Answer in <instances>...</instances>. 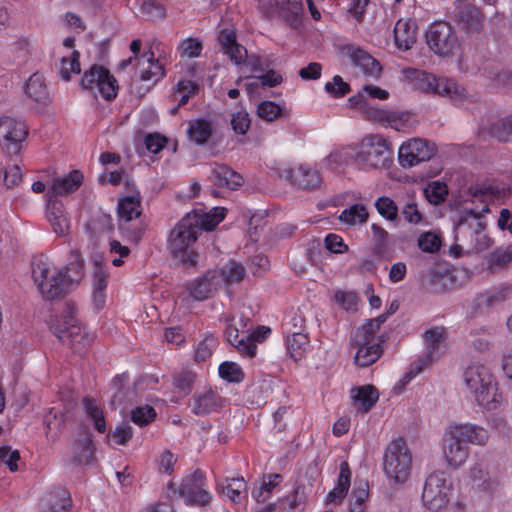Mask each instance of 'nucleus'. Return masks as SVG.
<instances>
[{"instance_id":"f257e3e1","label":"nucleus","mask_w":512,"mask_h":512,"mask_svg":"<svg viewBox=\"0 0 512 512\" xmlns=\"http://www.w3.org/2000/svg\"><path fill=\"white\" fill-rule=\"evenodd\" d=\"M226 215V209L214 207L210 213H187L170 231L168 249L175 259L188 266L197 264L199 254L193 248L203 230H213Z\"/></svg>"},{"instance_id":"f03ea898","label":"nucleus","mask_w":512,"mask_h":512,"mask_svg":"<svg viewBox=\"0 0 512 512\" xmlns=\"http://www.w3.org/2000/svg\"><path fill=\"white\" fill-rule=\"evenodd\" d=\"M32 275L45 300L61 298L83 278L84 259L77 249H72L64 268L52 272L44 264L38 263L33 266Z\"/></svg>"},{"instance_id":"7ed1b4c3","label":"nucleus","mask_w":512,"mask_h":512,"mask_svg":"<svg viewBox=\"0 0 512 512\" xmlns=\"http://www.w3.org/2000/svg\"><path fill=\"white\" fill-rule=\"evenodd\" d=\"M483 427L466 423L455 425L443 438V454L449 466L456 468L468 457V443L483 445L488 440Z\"/></svg>"},{"instance_id":"20e7f679","label":"nucleus","mask_w":512,"mask_h":512,"mask_svg":"<svg viewBox=\"0 0 512 512\" xmlns=\"http://www.w3.org/2000/svg\"><path fill=\"white\" fill-rule=\"evenodd\" d=\"M392 152L388 141L380 135H368L364 137L359 145V150L351 153V149H343L342 151L331 153L329 160L339 164L347 162L348 158H353L369 168H386L389 167L392 158Z\"/></svg>"},{"instance_id":"39448f33","label":"nucleus","mask_w":512,"mask_h":512,"mask_svg":"<svg viewBox=\"0 0 512 512\" xmlns=\"http://www.w3.org/2000/svg\"><path fill=\"white\" fill-rule=\"evenodd\" d=\"M467 389L473 394L478 405L495 410L502 402V394L490 370L483 365H471L463 374Z\"/></svg>"},{"instance_id":"423d86ee","label":"nucleus","mask_w":512,"mask_h":512,"mask_svg":"<svg viewBox=\"0 0 512 512\" xmlns=\"http://www.w3.org/2000/svg\"><path fill=\"white\" fill-rule=\"evenodd\" d=\"M404 74L415 90L432 92L454 101H461L468 97L466 89L451 79L437 78L433 74L415 68L405 69Z\"/></svg>"},{"instance_id":"0eeeda50","label":"nucleus","mask_w":512,"mask_h":512,"mask_svg":"<svg viewBox=\"0 0 512 512\" xmlns=\"http://www.w3.org/2000/svg\"><path fill=\"white\" fill-rule=\"evenodd\" d=\"M74 306L66 303L61 317L54 315L48 322L50 330L63 344H67L76 353H81L91 342V339L82 333L78 320L74 316Z\"/></svg>"},{"instance_id":"6e6552de","label":"nucleus","mask_w":512,"mask_h":512,"mask_svg":"<svg viewBox=\"0 0 512 512\" xmlns=\"http://www.w3.org/2000/svg\"><path fill=\"white\" fill-rule=\"evenodd\" d=\"M412 455L404 439L390 442L383 456V469L386 476L395 483H404L410 474Z\"/></svg>"},{"instance_id":"1a4fd4ad","label":"nucleus","mask_w":512,"mask_h":512,"mask_svg":"<svg viewBox=\"0 0 512 512\" xmlns=\"http://www.w3.org/2000/svg\"><path fill=\"white\" fill-rule=\"evenodd\" d=\"M479 229H486V223L480 213L470 210L459 217L454 227L455 245L452 248L457 256L461 252H475V244L473 243Z\"/></svg>"},{"instance_id":"9d476101","label":"nucleus","mask_w":512,"mask_h":512,"mask_svg":"<svg viewBox=\"0 0 512 512\" xmlns=\"http://www.w3.org/2000/svg\"><path fill=\"white\" fill-rule=\"evenodd\" d=\"M426 344V353L412 364L409 372L400 380L402 386L409 383L416 375L422 372L424 366L438 359L445 349L446 335L443 327H433L423 333Z\"/></svg>"},{"instance_id":"9b49d317","label":"nucleus","mask_w":512,"mask_h":512,"mask_svg":"<svg viewBox=\"0 0 512 512\" xmlns=\"http://www.w3.org/2000/svg\"><path fill=\"white\" fill-rule=\"evenodd\" d=\"M450 487L446 484L444 472L431 473L425 482L422 501L431 511H439L449 502Z\"/></svg>"},{"instance_id":"f8f14e48","label":"nucleus","mask_w":512,"mask_h":512,"mask_svg":"<svg viewBox=\"0 0 512 512\" xmlns=\"http://www.w3.org/2000/svg\"><path fill=\"white\" fill-rule=\"evenodd\" d=\"M28 134L24 122L3 116L0 118V145L8 155H16L21 150V143Z\"/></svg>"},{"instance_id":"ddd939ff","label":"nucleus","mask_w":512,"mask_h":512,"mask_svg":"<svg viewBox=\"0 0 512 512\" xmlns=\"http://www.w3.org/2000/svg\"><path fill=\"white\" fill-rule=\"evenodd\" d=\"M427 44L438 55L448 56L458 46L452 27L446 22L433 23L426 34Z\"/></svg>"},{"instance_id":"4468645a","label":"nucleus","mask_w":512,"mask_h":512,"mask_svg":"<svg viewBox=\"0 0 512 512\" xmlns=\"http://www.w3.org/2000/svg\"><path fill=\"white\" fill-rule=\"evenodd\" d=\"M436 148L427 140L415 138L403 143L399 148L398 160L402 167H412L428 161L435 154Z\"/></svg>"},{"instance_id":"2eb2a0df","label":"nucleus","mask_w":512,"mask_h":512,"mask_svg":"<svg viewBox=\"0 0 512 512\" xmlns=\"http://www.w3.org/2000/svg\"><path fill=\"white\" fill-rule=\"evenodd\" d=\"M451 14L454 22L468 34H478L483 28L480 9L470 0H455Z\"/></svg>"},{"instance_id":"dca6fc26","label":"nucleus","mask_w":512,"mask_h":512,"mask_svg":"<svg viewBox=\"0 0 512 512\" xmlns=\"http://www.w3.org/2000/svg\"><path fill=\"white\" fill-rule=\"evenodd\" d=\"M204 486V473L197 469L183 479L178 493L188 504L205 506L211 502L212 496Z\"/></svg>"},{"instance_id":"f3484780","label":"nucleus","mask_w":512,"mask_h":512,"mask_svg":"<svg viewBox=\"0 0 512 512\" xmlns=\"http://www.w3.org/2000/svg\"><path fill=\"white\" fill-rule=\"evenodd\" d=\"M285 178L300 190L312 191L322 184V177L317 170L299 166L285 171Z\"/></svg>"},{"instance_id":"a211bd4d","label":"nucleus","mask_w":512,"mask_h":512,"mask_svg":"<svg viewBox=\"0 0 512 512\" xmlns=\"http://www.w3.org/2000/svg\"><path fill=\"white\" fill-rule=\"evenodd\" d=\"M223 405V398L212 390L196 392L188 402V407L198 416L216 412L222 408Z\"/></svg>"},{"instance_id":"6ab92c4d","label":"nucleus","mask_w":512,"mask_h":512,"mask_svg":"<svg viewBox=\"0 0 512 512\" xmlns=\"http://www.w3.org/2000/svg\"><path fill=\"white\" fill-rule=\"evenodd\" d=\"M220 281L215 272L209 270L202 277L192 281L188 285V290L195 300L203 301L212 297L221 288Z\"/></svg>"},{"instance_id":"aec40b11","label":"nucleus","mask_w":512,"mask_h":512,"mask_svg":"<svg viewBox=\"0 0 512 512\" xmlns=\"http://www.w3.org/2000/svg\"><path fill=\"white\" fill-rule=\"evenodd\" d=\"M365 119L381 124H388L396 130H401L409 119L408 113L384 110L372 107L370 104L363 112Z\"/></svg>"},{"instance_id":"412c9836","label":"nucleus","mask_w":512,"mask_h":512,"mask_svg":"<svg viewBox=\"0 0 512 512\" xmlns=\"http://www.w3.org/2000/svg\"><path fill=\"white\" fill-rule=\"evenodd\" d=\"M84 180L80 170H72L68 175L55 178L47 191L50 197L58 198L74 193L79 189Z\"/></svg>"},{"instance_id":"4be33fe9","label":"nucleus","mask_w":512,"mask_h":512,"mask_svg":"<svg viewBox=\"0 0 512 512\" xmlns=\"http://www.w3.org/2000/svg\"><path fill=\"white\" fill-rule=\"evenodd\" d=\"M109 274L104 265L100 261L94 262V270L92 275L93 286V302L97 309H102L106 302V287Z\"/></svg>"},{"instance_id":"5701e85b","label":"nucleus","mask_w":512,"mask_h":512,"mask_svg":"<svg viewBox=\"0 0 512 512\" xmlns=\"http://www.w3.org/2000/svg\"><path fill=\"white\" fill-rule=\"evenodd\" d=\"M94 452L92 435L84 431L73 443L72 461L77 464H90L94 459Z\"/></svg>"},{"instance_id":"b1692460","label":"nucleus","mask_w":512,"mask_h":512,"mask_svg":"<svg viewBox=\"0 0 512 512\" xmlns=\"http://www.w3.org/2000/svg\"><path fill=\"white\" fill-rule=\"evenodd\" d=\"M279 16L293 29L301 24L303 4L301 0H275Z\"/></svg>"},{"instance_id":"393cba45","label":"nucleus","mask_w":512,"mask_h":512,"mask_svg":"<svg viewBox=\"0 0 512 512\" xmlns=\"http://www.w3.org/2000/svg\"><path fill=\"white\" fill-rule=\"evenodd\" d=\"M386 339V335L382 334L378 337V341L376 343L370 345H353L357 348V352L354 357L355 363L361 367H367L373 364L382 355L383 349L381 345L386 341Z\"/></svg>"},{"instance_id":"a878e982","label":"nucleus","mask_w":512,"mask_h":512,"mask_svg":"<svg viewBox=\"0 0 512 512\" xmlns=\"http://www.w3.org/2000/svg\"><path fill=\"white\" fill-rule=\"evenodd\" d=\"M351 392L353 405L362 413L369 412L379 399V392L373 385H364Z\"/></svg>"},{"instance_id":"bb28decb","label":"nucleus","mask_w":512,"mask_h":512,"mask_svg":"<svg viewBox=\"0 0 512 512\" xmlns=\"http://www.w3.org/2000/svg\"><path fill=\"white\" fill-rule=\"evenodd\" d=\"M210 178L214 185L227 187L231 190L237 189L244 182L243 177L239 173L226 165H218L214 168Z\"/></svg>"},{"instance_id":"cd10ccee","label":"nucleus","mask_w":512,"mask_h":512,"mask_svg":"<svg viewBox=\"0 0 512 512\" xmlns=\"http://www.w3.org/2000/svg\"><path fill=\"white\" fill-rule=\"evenodd\" d=\"M351 471L349 464L346 461L341 462L340 472L337 479L336 487L329 492L326 498V503H341L346 497L350 487Z\"/></svg>"},{"instance_id":"c85d7f7f","label":"nucleus","mask_w":512,"mask_h":512,"mask_svg":"<svg viewBox=\"0 0 512 512\" xmlns=\"http://www.w3.org/2000/svg\"><path fill=\"white\" fill-rule=\"evenodd\" d=\"M394 38L398 48L410 49L416 41L415 24L409 20H398L394 28Z\"/></svg>"},{"instance_id":"c756f323","label":"nucleus","mask_w":512,"mask_h":512,"mask_svg":"<svg viewBox=\"0 0 512 512\" xmlns=\"http://www.w3.org/2000/svg\"><path fill=\"white\" fill-rule=\"evenodd\" d=\"M215 276L220 278V286L223 284L232 285L241 282L246 276L245 267L234 260L229 261L223 265L220 269L213 270Z\"/></svg>"},{"instance_id":"7c9ffc66","label":"nucleus","mask_w":512,"mask_h":512,"mask_svg":"<svg viewBox=\"0 0 512 512\" xmlns=\"http://www.w3.org/2000/svg\"><path fill=\"white\" fill-rule=\"evenodd\" d=\"M350 58L353 64L360 67L364 74L371 77H378L380 75L382 70L380 63L366 51L360 48L354 49L350 54Z\"/></svg>"},{"instance_id":"2f4dec72","label":"nucleus","mask_w":512,"mask_h":512,"mask_svg":"<svg viewBox=\"0 0 512 512\" xmlns=\"http://www.w3.org/2000/svg\"><path fill=\"white\" fill-rule=\"evenodd\" d=\"M118 218L120 220H134L142 213L141 198L139 195H131L120 198L117 206Z\"/></svg>"},{"instance_id":"473e14b6","label":"nucleus","mask_w":512,"mask_h":512,"mask_svg":"<svg viewBox=\"0 0 512 512\" xmlns=\"http://www.w3.org/2000/svg\"><path fill=\"white\" fill-rule=\"evenodd\" d=\"M213 133L212 124L206 119H195L189 122L187 134L189 140L197 145L205 144Z\"/></svg>"},{"instance_id":"72a5a7b5","label":"nucleus","mask_w":512,"mask_h":512,"mask_svg":"<svg viewBox=\"0 0 512 512\" xmlns=\"http://www.w3.org/2000/svg\"><path fill=\"white\" fill-rule=\"evenodd\" d=\"M26 94L35 102L46 104L49 100V93L44 78L38 73H34L25 86Z\"/></svg>"},{"instance_id":"f704fd0d","label":"nucleus","mask_w":512,"mask_h":512,"mask_svg":"<svg viewBox=\"0 0 512 512\" xmlns=\"http://www.w3.org/2000/svg\"><path fill=\"white\" fill-rule=\"evenodd\" d=\"M228 342L235 346L239 352L253 357L256 353V345L249 341L248 335L246 337H239L238 329L229 325L225 332Z\"/></svg>"},{"instance_id":"c9c22d12","label":"nucleus","mask_w":512,"mask_h":512,"mask_svg":"<svg viewBox=\"0 0 512 512\" xmlns=\"http://www.w3.org/2000/svg\"><path fill=\"white\" fill-rule=\"evenodd\" d=\"M308 345L309 340L305 333L294 332L287 338V351L295 362L302 359Z\"/></svg>"},{"instance_id":"e433bc0d","label":"nucleus","mask_w":512,"mask_h":512,"mask_svg":"<svg viewBox=\"0 0 512 512\" xmlns=\"http://www.w3.org/2000/svg\"><path fill=\"white\" fill-rule=\"evenodd\" d=\"M70 492L66 489H57L50 495L47 503L48 512H67L71 507Z\"/></svg>"},{"instance_id":"4c0bfd02","label":"nucleus","mask_w":512,"mask_h":512,"mask_svg":"<svg viewBox=\"0 0 512 512\" xmlns=\"http://www.w3.org/2000/svg\"><path fill=\"white\" fill-rule=\"evenodd\" d=\"M487 133L500 142L512 141V116L492 123Z\"/></svg>"},{"instance_id":"58836bf2","label":"nucleus","mask_w":512,"mask_h":512,"mask_svg":"<svg viewBox=\"0 0 512 512\" xmlns=\"http://www.w3.org/2000/svg\"><path fill=\"white\" fill-rule=\"evenodd\" d=\"M368 216L369 214L365 206L355 204L343 210L339 216V220L350 225L363 224L367 221Z\"/></svg>"},{"instance_id":"ea45409f","label":"nucleus","mask_w":512,"mask_h":512,"mask_svg":"<svg viewBox=\"0 0 512 512\" xmlns=\"http://www.w3.org/2000/svg\"><path fill=\"white\" fill-rule=\"evenodd\" d=\"M98 91L106 100H112L117 96L118 84L115 77L110 73L108 69H104V73L102 74L99 82H98Z\"/></svg>"},{"instance_id":"a19ab883","label":"nucleus","mask_w":512,"mask_h":512,"mask_svg":"<svg viewBox=\"0 0 512 512\" xmlns=\"http://www.w3.org/2000/svg\"><path fill=\"white\" fill-rule=\"evenodd\" d=\"M132 221L133 220H120L118 227L122 234L130 241L138 243L146 230V225L141 221L137 223H133Z\"/></svg>"},{"instance_id":"79ce46f5","label":"nucleus","mask_w":512,"mask_h":512,"mask_svg":"<svg viewBox=\"0 0 512 512\" xmlns=\"http://www.w3.org/2000/svg\"><path fill=\"white\" fill-rule=\"evenodd\" d=\"M79 58L80 53L74 50L70 58L63 57L60 60L59 75L63 80L69 81L71 73L79 74L81 72Z\"/></svg>"},{"instance_id":"37998d69","label":"nucleus","mask_w":512,"mask_h":512,"mask_svg":"<svg viewBox=\"0 0 512 512\" xmlns=\"http://www.w3.org/2000/svg\"><path fill=\"white\" fill-rule=\"evenodd\" d=\"M426 199L434 205L443 203L448 195V188L444 182L433 181L424 189Z\"/></svg>"},{"instance_id":"c03bdc74","label":"nucleus","mask_w":512,"mask_h":512,"mask_svg":"<svg viewBox=\"0 0 512 512\" xmlns=\"http://www.w3.org/2000/svg\"><path fill=\"white\" fill-rule=\"evenodd\" d=\"M247 485L243 479L232 478L226 486L221 487V492L225 494L231 502L240 503L242 499V493L246 491Z\"/></svg>"},{"instance_id":"a18cd8bd","label":"nucleus","mask_w":512,"mask_h":512,"mask_svg":"<svg viewBox=\"0 0 512 512\" xmlns=\"http://www.w3.org/2000/svg\"><path fill=\"white\" fill-rule=\"evenodd\" d=\"M84 406L87 415L94 421V427L99 433L106 431V421L103 415V411L92 399L86 398L84 400Z\"/></svg>"},{"instance_id":"49530a36","label":"nucleus","mask_w":512,"mask_h":512,"mask_svg":"<svg viewBox=\"0 0 512 512\" xmlns=\"http://www.w3.org/2000/svg\"><path fill=\"white\" fill-rule=\"evenodd\" d=\"M377 212L388 221H395L398 218V207L396 203L387 196H381L375 201Z\"/></svg>"},{"instance_id":"de8ad7c7","label":"nucleus","mask_w":512,"mask_h":512,"mask_svg":"<svg viewBox=\"0 0 512 512\" xmlns=\"http://www.w3.org/2000/svg\"><path fill=\"white\" fill-rule=\"evenodd\" d=\"M219 375L228 382L239 383L244 379V372L234 362H223L219 366Z\"/></svg>"},{"instance_id":"09e8293b","label":"nucleus","mask_w":512,"mask_h":512,"mask_svg":"<svg viewBox=\"0 0 512 512\" xmlns=\"http://www.w3.org/2000/svg\"><path fill=\"white\" fill-rule=\"evenodd\" d=\"M140 11L149 21L162 20L166 16L165 8L155 0H145L141 5Z\"/></svg>"},{"instance_id":"8fccbe9b","label":"nucleus","mask_w":512,"mask_h":512,"mask_svg":"<svg viewBox=\"0 0 512 512\" xmlns=\"http://www.w3.org/2000/svg\"><path fill=\"white\" fill-rule=\"evenodd\" d=\"M155 417V409L149 405L139 406L131 411V421L140 427L148 425Z\"/></svg>"},{"instance_id":"3c124183","label":"nucleus","mask_w":512,"mask_h":512,"mask_svg":"<svg viewBox=\"0 0 512 512\" xmlns=\"http://www.w3.org/2000/svg\"><path fill=\"white\" fill-rule=\"evenodd\" d=\"M325 91L335 98H341L347 95L350 91V85L344 82L342 77L335 75L331 82L325 84Z\"/></svg>"},{"instance_id":"603ef678","label":"nucleus","mask_w":512,"mask_h":512,"mask_svg":"<svg viewBox=\"0 0 512 512\" xmlns=\"http://www.w3.org/2000/svg\"><path fill=\"white\" fill-rule=\"evenodd\" d=\"M375 331L369 324L366 322L363 326L359 327L355 330L352 338L351 345H370L373 344L375 337Z\"/></svg>"},{"instance_id":"864d4df0","label":"nucleus","mask_w":512,"mask_h":512,"mask_svg":"<svg viewBox=\"0 0 512 512\" xmlns=\"http://www.w3.org/2000/svg\"><path fill=\"white\" fill-rule=\"evenodd\" d=\"M418 246L423 252L435 253L440 249L441 239L433 232H425L419 236Z\"/></svg>"},{"instance_id":"5fc2aeb1","label":"nucleus","mask_w":512,"mask_h":512,"mask_svg":"<svg viewBox=\"0 0 512 512\" xmlns=\"http://www.w3.org/2000/svg\"><path fill=\"white\" fill-rule=\"evenodd\" d=\"M512 260V244L500 247L490 253L488 261L491 267H503Z\"/></svg>"},{"instance_id":"6e6d98bb","label":"nucleus","mask_w":512,"mask_h":512,"mask_svg":"<svg viewBox=\"0 0 512 512\" xmlns=\"http://www.w3.org/2000/svg\"><path fill=\"white\" fill-rule=\"evenodd\" d=\"M196 375L189 370H183L179 374L174 377V386L182 392L183 395H187L191 392L193 383L195 381Z\"/></svg>"},{"instance_id":"4d7b16f0","label":"nucleus","mask_w":512,"mask_h":512,"mask_svg":"<svg viewBox=\"0 0 512 512\" xmlns=\"http://www.w3.org/2000/svg\"><path fill=\"white\" fill-rule=\"evenodd\" d=\"M281 107L272 101H263L257 107L258 116L267 121L271 122L281 115Z\"/></svg>"},{"instance_id":"13d9d810","label":"nucleus","mask_w":512,"mask_h":512,"mask_svg":"<svg viewBox=\"0 0 512 512\" xmlns=\"http://www.w3.org/2000/svg\"><path fill=\"white\" fill-rule=\"evenodd\" d=\"M470 477L474 487L477 489L483 491L491 489L492 483L488 477V473L484 471L480 465H475L471 468Z\"/></svg>"},{"instance_id":"bf43d9fd","label":"nucleus","mask_w":512,"mask_h":512,"mask_svg":"<svg viewBox=\"0 0 512 512\" xmlns=\"http://www.w3.org/2000/svg\"><path fill=\"white\" fill-rule=\"evenodd\" d=\"M104 67L94 64L86 71L81 79V86L83 89H93L98 86V82L104 73Z\"/></svg>"},{"instance_id":"052dcab7","label":"nucleus","mask_w":512,"mask_h":512,"mask_svg":"<svg viewBox=\"0 0 512 512\" xmlns=\"http://www.w3.org/2000/svg\"><path fill=\"white\" fill-rule=\"evenodd\" d=\"M217 345V339L213 336H207L202 340L196 349L195 360L197 362H204L211 357L213 349Z\"/></svg>"},{"instance_id":"680f3d73","label":"nucleus","mask_w":512,"mask_h":512,"mask_svg":"<svg viewBox=\"0 0 512 512\" xmlns=\"http://www.w3.org/2000/svg\"><path fill=\"white\" fill-rule=\"evenodd\" d=\"M112 435L115 442L119 445H126L133 437V429L127 421L117 425L115 429L108 434Z\"/></svg>"},{"instance_id":"e2e57ef3","label":"nucleus","mask_w":512,"mask_h":512,"mask_svg":"<svg viewBox=\"0 0 512 512\" xmlns=\"http://www.w3.org/2000/svg\"><path fill=\"white\" fill-rule=\"evenodd\" d=\"M128 379V376L126 374L117 375L112 380V387L116 390L114 393L112 399H111V406L112 408L116 409L117 406L121 405L124 401L125 394L123 392V387L125 381Z\"/></svg>"},{"instance_id":"0e129e2a","label":"nucleus","mask_w":512,"mask_h":512,"mask_svg":"<svg viewBox=\"0 0 512 512\" xmlns=\"http://www.w3.org/2000/svg\"><path fill=\"white\" fill-rule=\"evenodd\" d=\"M249 114L245 111H238L232 115L231 126L237 134H245L250 127Z\"/></svg>"},{"instance_id":"69168bd1","label":"nucleus","mask_w":512,"mask_h":512,"mask_svg":"<svg viewBox=\"0 0 512 512\" xmlns=\"http://www.w3.org/2000/svg\"><path fill=\"white\" fill-rule=\"evenodd\" d=\"M298 493L297 490H295L294 494L289 495L283 499H280L277 503H270L264 508H262L259 512H273L277 509H281L283 511L286 510V506H289L290 510L288 512H296L295 505H296V494Z\"/></svg>"},{"instance_id":"338daca9","label":"nucleus","mask_w":512,"mask_h":512,"mask_svg":"<svg viewBox=\"0 0 512 512\" xmlns=\"http://www.w3.org/2000/svg\"><path fill=\"white\" fill-rule=\"evenodd\" d=\"M20 460L18 450H12L10 446L0 447V462L8 466L11 471L18 469L17 462Z\"/></svg>"},{"instance_id":"774afa93","label":"nucleus","mask_w":512,"mask_h":512,"mask_svg":"<svg viewBox=\"0 0 512 512\" xmlns=\"http://www.w3.org/2000/svg\"><path fill=\"white\" fill-rule=\"evenodd\" d=\"M324 243L326 249L332 253H344L348 250V246L343 242L342 237L334 233L328 234Z\"/></svg>"}]
</instances>
